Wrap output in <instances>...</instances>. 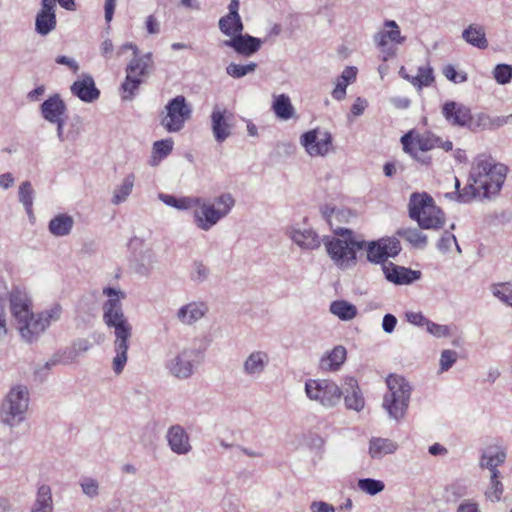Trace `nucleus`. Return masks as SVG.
I'll return each instance as SVG.
<instances>
[{"mask_svg": "<svg viewBox=\"0 0 512 512\" xmlns=\"http://www.w3.org/2000/svg\"><path fill=\"white\" fill-rule=\"evenodd\" d=\"M106 300L102 304V319L107 328L113 330L114 357L112 370L120 375L128 361L129 342L133 335V326L123 310L122 302L126 293L119 287H104L102 290Z\"/></svg>", "mask_w": 512, "mask_h": 512, "instance_id": "f257e3e1", "label": "nucleus"}, {"mask_svg": "<svg viewBox=\"0 0 512 512\" xmlns=\"http://www.w3.org/2000/svg\"><path fill=\"white\" fill-rule=\"evenodd\" d=\"M507 168L487 155H478L472 163L468 184L459 192L460 202H470L475 198H490L500 191Z\"/></svg>", "mask_w": 512, "mask_h": 512, "instance_id": "f03ea898", "label": "nucleus"}, {"mask_svg": "<svg viewBox=\"0 0 512 512\" xmlns=\"http://www.w3.org/2000/svg\"><path fill=\"white\" fill-rule=\"evenodd\" d=\"M322 210L323 216L341 237H333L324 242L326 252L333 264L341 269L346 270L353 267L357 260V251L364 248L365 241H360L352 236V231L343 228H334L333 220L337 219L341 212L330 206H324Z\"/></svg>", "mask_w": 512, "mask_h": 512, "instance_id": "7ed1b4c3", "label": "nucleus"}, {"mask_svg": "<svg viewBox=\"0 0 512 512\" xmlns=\"http://www.w3.org/2000/svg\"><path fill=\"white\" fill-rule=\"evenodd\" d=\"M234 205L235 199L230 193H222L213 200L196 196L193 222L199 230L208 232L229 215Z\"/></svg>", "mask_w": 512, "mask_h": 512, "instance_id": "20e7f679", "label": "nucleus"}, {"mask_svg": "<svg viewBox=\"0 0 512 512\" xmlns=\"http://www.w3.org/2000/svg\"><path fill=\"white\" fill-rule=\"evenodd\" d=\"M408 209L410 218L417 221L422 229H440L445 223L444 213L426 192L412 193Z\"/></svg>", "mask_w": 512, "mask_h": 512, "instance_id": "39448f33", "label": "nucleus"}, {"mask_svg": "<svg viewBox=\"0 0 512 512\" xmlns=\"http://www.w3.org/2000/svg\"><path fill=\"white\" fill-rule=\"evenodd\" d=\"M401 143L406 153L422 164L431 163V157L422 153L430 151L436 147L446 152L453 150V143L450 140H443L441 137L431 133H418L410 131L401 137Z\"/></svg>", "mask_w": 512, "mask_h": 512, "instance_id": "423d86ee", "label": "nucleus"}, {"mask_svg": "<svg viewBox=\"0 0 512 512\" xmlns=\"http://www.w3.org/2000/svg\"><path fill=\"white\" fill-rule=\"evenodd\" d=\"M29 391L25 385L13 386L7 393L0 409L2 422L16 427L24 421L29 407Z\"/></svg>", "mask_w": 512, "mask_h": 512, "instance_id": "0eeeda50", "label": "nucleus"}, {"mask_svg": "<svg viewBox=\"0 0 512 512\" xmlns=\"http://www.w3.org/2000/svg\"><path fill=\"white\" fill-rule=\"evenodd\" d=\"M307 398L325 409L335 408L341 401L343 391L329 379H309L305 382Z\"/></svg>", "mask_w": 512, "mask_h": 512, "instance_id": "6e6552de", "label": "nucleus"}, {"mask_svg": "<svg viewBox=\"0 0 512 512\" xmlns=\"http://www.w3.org/2000/svg\"><path fill=\"white\" fill-rule=\"evenodd\" d=\"M153 67L152 54L134 56L126 67V77L122 83L123 99L130 100L136 94L144 79L149 76Z\"/></svg>", "mask_w": 512, "mask_h": 512, "instance_id": "1a4fd4ad", "label": "nucleus"}, {"mask_svg": "<svg viewBox=\"0 0 512 512\" xmlns=\"http://www.w3.org/2000/svg\"><path fill=\"white\" fill-rule=\"evenodd\" d=\"M192 109L184 96L179 95L170 100L165 106L161 125L170 133L180 131L187 120L190 119Z\"/></svg>", "mask_w": 512, "mask_h": 512, "instance_id": "9d476101", "label": "nucleus"}, {"mask_svg": "<svg viewBox=\"0 0 512 512\" xmlns=\"http://www.w3.org/2000/svg\"><path fill=\"white\" fill-rule=\"evenodd\" d=\"M373 40L382 59L387 61L396 55V45L403 44L406 37L401 35L399 25L394 20H386L383 23V28L373 36Z\"/></svg>", "mask_w": 512, "mask_h": 512, "instance_id": "9b49d317", "label": "nucleus"}, {"mask_svg": "<svg viewBox=\"0 0 512 512\" xmlns=\"http://www.w3.org/2000/svg\"><path fill=\"white\" fill-rule=\"evenodd\" d=\"M300 144L312 158H324L334 151L331 133L320 128L303 133L300 136Z\"/></svg>", "mask_w": 512, "mask_h": 512, "instance_id": "f8f14e48", "label": "nucleus"}, {"mask_svg": "<svg viewBox=\"0 0 512 512\" xmlns=\"http://www.w3.org/2000/svg\"><path fill=\"white\" fill-rule=\"evenodd\" d=\"M193 356V349L183 348L168 357L165 362V369L171 376L179 380L188 379L194 373Z\"/></svg>", "mask_w": 512, "mask_h": 512, "instance_id": "ddd939ff", "label": "nucleus"}, {"mask_svg": "<svg viewBox=\"0 0 512 512\" xmlns=\"http://www.w3.org/2000/svg\"><path fill=\"white\" fill-rule=\"evenodd\" d=\"M285 234L302 250H317L322 244L319 234L309 226L293 224L286 228Z\"/></svg>", "mask_w": 512, "mask_h": 512, "instance_id": "4468645a", "label": "nucleus"}, {"mask_svg": "<svg viewBox=\"0 0 512 512\" xmlns=\"http://www.w3.org/2000/svg\"><path fill=\"white\" fill-rule=\"evenodd\" d=\"M367 259L373 263L385 262L389 257H395L401 250L396 238H381L377 241L365 242Z\"/></svg>", "mask_w": 512, "mask_h": 512, "instance_id": "2eb2a0df", "label": "nucleus"}, {"mask_svg": "<svg viewBox=\"0 0 512 512\" xmlns=\"http://www.w3.org/2000/svg\"><path fill=\"white\" fill-rule=\"evenodd\" d=\"M270 364L268 352L264 350H253L243 359L241 365L242 374L249 379H259L265 374Z\"/></svg>", "mask_w": 512, "mask_h": 512, "instance_id": "dca6fc26", "label": "nucleus"}, {"mask_svg": "<svg viewBox=\"0 0 512 512\" xmlns=\"http://www.w3.org/2000/svg\"><path fill=\"white\" fill-rule=\"evenodd\" d=\"M9 303L15 325L33 313L32 299L23 289L13 288L9 295Z\"/></svg>", "mask_w": 512, "mask_h": 512, "instance_id": "f3484780", "label": "nucleus"}, {"mask_svg": "<svg viewBox=\"0 0 512 512\" xmlns=\"http://www.w3.org/2000/svg\"><path fill=\"white\" fill-rule=\"evenodd\" d=\"M211 130L218 143L224 142L231 135L233 115L225 108L215 106L211 113Z\"/></svg>", "mask_w": 512, "mask_h": 512, "instance_id": "a211bd4d", "label": "nucleus"}, {"mask_svg": "<svg viewBox=\"0 0 512 512\" xmlns=\"http://www.w3.org/2000/svg\"><path fill=\"white\" fill-rule=\"evenodd\" d=\"M507 457V450L500 444L487 445L481 451L479 466L482 469H488L490 474L500 473L498 467L501 466Z\"/></svg>", "mask_w": 512, "mask_h": 512, "instance_id": "6ab92c4d", "label": "nucleus"}, {"mask_svg": "<svg viewBox=\"0 0 512 512\" xmlns=\"http://www.w3.org/2000/svg\"><path fill=\"white\" fill-rule=\"evenodd\" d=\"M165 438L170 450L177 455H187L192 451L190 436L181 425L169 427Z\"/></svg>", "mask_w": 512, "mask_h": 512, "instance_id": "aec40b11", "label": "nucleus"}, {"mask_svg": "<svg viewBox=\"0 0 512 512\" xmlns=\"http://www.w3.org/2000/svg\"><path fill=\"white\" fill-rule=\"evenodd\" d=\"M223 44L232 48L239 55L249 57L259 51L262 41L259 38L241 32L235 37L225 40Z\"/></svg>", "mask_w": 512, "mask_h": 512, "instance_id": "412c9836", "label": "nucleus"}, {"mask_svg": "<svg viewBox=\"0 0 512 512\" xmlns=\"http://www.w3.org/2000/svg\"><path fill=\"white\" fill-rule=\"evenodd\" d=\"M41 6L36 16L35 28L40 35H47L56 27V0H42Z\"/></svg>", "mask_w": 512, "mask_h": 512, "instance_id": "4be33fe9", "label": "nucleus"}, {"mask_svg": "<svg viewBox=\"0 0 512 512\" xmlns=\"http://www.w3.org/2000/svg\"><path fill=\"white\" fill-rule=\"evenodd\" d=\"M385 278L396 285H407L418 280L421 276L420 271L394 265L393 263L382 266Z\"/></svg>", "mask_w": 512, "mask_h": 512, "instance_id": "5701e85b", "label": "nucleus"}, {"mask_svg": "<svg viewBox=\"0 0 512 512\" xmlns=\"http://www.w3.org/2000/svg\"><path fill=\"white\" fill-rule=\"evenodd\" d=\"M208 312V305L203 301H191L182 305L176 312V319L183 325H193Z\"/></svg>", "mask_w": 512, "mask_h": 512, "instance_id": "b1692460", "label": "nucleus"}, {"mask_svg": "<svg viewBox=\"0 0 512 512\" xmlns=\"http://www.w3.org/2000/svg\"><path fill=\"white\" fill-rule=\"evenodd\" d=\"M343 396L345 406L349 410L360 412L365 407V399L354 377H346L344 380Z\"/></svg>", "mask_w": 512, "mask_h": 512, "instance_id": "393cba45", "label": "nucleus"}, {"mask_svg": "<svg viewBox=\"0 0 512 512\" xmlns=\"http://www.w3.org/2000/svg\"><path fill=\"white\" fill-rule=\"evenodd\" d=\"M398 448V443L390 438L373 436L368 441L367 453L372 460H382L395 454Z\"/></svg>", "mask_w": 512, "mask_h": 512, "instance_id": "a878e982", "label": "nucleus"}, {"mask_svg": "<svg viewBox=\"0 0 512 512\" xmlns=\"http://www.w3.org/2000/svg\"><path fill=\"white\" fill-rule=\"evenodd\" d=\"M22 339L27 343L36 342L45 332L38 314L32 313L16 324Z\"/></svg>", "mask_w": 512, "mask_h": 512, "instance_id": "bb28decb", "label": "nucleus"}, {"mask_svg": "<svg viewBox=\"0 0 512 512\" xmlns=\"http://www.w3.org/2000/svg\"><path fill=\"white\" fill-rule=\"evenodd\" d=\"M442 114L445 119L454 126H465L471 120L470 109L454 101L446 102L443 105Z\"/></svg>", "mask_w": 512, "mask_h": 512, "instance_id": "cd10ccee", "label": "nucleus"}, {"mask_svg": "<svg viewBox=\"0 0 512 512\" xmlns=\"http://www.w3.org/2000/svg\"><path fill=\"white\" fill-rule=\"evenodd\" d=\"M387 391L384 398L404 399L410 401L412 387L402 376L391 374L386 378Z\"/></svg>", "mask_w": 512, "mask_h": 512, "instance_id": "c85d7f7f", "label": "nucleus"}, {"mask_svg": "<svg viewBox=\"0 0 512 512\" xmlns=\"http://www.w3.org/2000/svg\"><path fill=\"white\" fill-rule=\"evenodd\" d=\"M346 358V348L342 345H337L323 353L319 360V368L323 372H336L344 364Z\"/></svg>", "mask_w": 512, "mask_h": 512, "instance_id": "c756f323", "label": "nucleus"}, {"mask_svg": "<svg viewBox=\"0 0 512 512\" xmlns=\"http://www.w3.org/2000/svg\"><path fill=\"white\" fill-rule=\"evenodd\" d=\"M71 92L84 102H93L99 98L100 92L96 88L93 78L90 75H82L71 86Z\"/></svg>", "mask_w": 512, "mask_h": 512, "instance_id": "7c9ffc66", "label": "nucleus"}, {"mask_svg": "<svg viewBox=\"0 0 512 512\" xmlns=\"http://www.w3.org/2000/svg\"><path fill=\"white\" fill-rule=\"evenodd\" d=\"M409 404L408 400L383 397L381 406L390 420L400 423L406 417Z\"/></svg>", "mask_w": 512, "mask_h": 512, "instance_id": "2f4dec72", "label": "nucleus"}, {"mask_svg": "<svg viewBox=\"0 0 512 512\" xmlns=\"http://www.w3.org/2000/svg\"><path fill=\"white\" fill-rule=\"evenodd\" d=\"M462 39L469 45L478 49H486L488 47V40L486 37L485 29L482 25L477 23L469 24L461 34Z\"/></svg>", "mask_w": 512, "mask_h": 512, "instance_id": "473e14b6", "label": "nucleus"}, {"mask_svg": "<svg viewBox=\"0 0 512 512\" xmlns=\"http://www.w3.org/2000/svg\"><path fill=\"white\" fill-rule=\"evenodd\" d=\"M399 75L409 81L417 89H422L432 84L434 81L433 70L430 66H421L418 68L416 75H410L407 73L404 67L399 70Z\"/></svg>", "mask_w": 512, "mask_h": 512, "instance_id": "72a5a7b5", "label": "nucleus"}, {"mask_svg": "<svg viewBox=\"0 0 512 512\" xmlns=\"http://www.w3.org/2000/svg\"><path fill=\"white\" fill-rule=\"evenodd\" d=\"M136 176L134 173H128L114 187L111 197L113 205H120L127 201L135 186Z\"/></svg>", "mask_w": 512, "mask_h": 512, "instance_id": "f704fd0d", "label": "nucleus"}, {"mask_svg": "<svg viewBox=\"0 0 512 512\" xmlns=\"http://www.w3.org/2000/svg\"><path fill=\"white\" fill-rule=\"evenodd\" d=\"M66 106L58 95L49 97L41 105L43 117L49 122L58 121L65 113Z\"/></svg>", "mask_w": 512, "mask_h": 512, "instance_id": "c9c22d12", "label": "nucleus"}, {"mask_svg": "<svg viewBox=\"0 0 512 512\" xmlns=\"http://www.w3.org/2000/svg\"><path fill=\"white\" fill-rule=\"evenodd\" d=\"M356 76L357 69L355 67H346L335 81V87L331 93L332 97L338 101L343 100L346 96L347 86L356 80Z\"/></svg>", "mask_w": 512, "mask_h": 512, "instance_id": "e433bc0d", "label": "nucleus"}, {"mask_svg": "<svg viewBox=\"0 0 512 512\" xmlns=\"http://www.w3.org/2000/svg\"><path fill=\"white\" fill-rule=\"evenodd\" d=\"M74 226L72 216L61 213L53 217L48 225L49 232L56 237H63L70 234Z\"/></svg>", "mask_w": 512, "mask_h": 512, "instance_id": "4c0bfd02", "label": "nucleus"}, {"mask_svg": "<svg viewBox=\"0 0 512 512\" xmlns=\"http://www.w3.org/2000/svg\"><path fill=\"white\" fill-rule=\"evenodd\" d=\"M272 109L275 115L281 120H289L295 117V108L289 96L285 94L274 96Z\"/></svg>", "mask_w": 512, "mask_h": 512, "instance_id": "58836bf2", "label": "nucleus"}, {"mask_svg": "<svg viewBox=\"0 0 512 512\" xmlns=\"http://www.w3.org/2000/svg\"><path fill=\"white\" fill-rule=\"evenodd\" d=\"M329 311L342 321H350L358 314L357 307L345 300H336L330 304Z\"/></svg>", "mask_w": 512, "mask_h": 512, "instance_id": "ea45409f", "label": "nucleus"}, {"mask_svg": "<svg viewBox=\"0 0 512 512\" xmlns=\"http://www.w3.org/2000/svg\"><path fill=\"white\" fill-rule=\"evenodd\" d=\"M196 196H181L175 197L170 194L159 193L158 198L165 205L173 207L179 211H187L193 209L195 206Z\"/></svg>", "mask_w": 512, "mask_h": 512, "instance_id": "a19ab883", "label": "nucleus"}, {"mask_svg": "<svg viewBox=\"0 0 512 512\" xmlns=\"http://www.w3.org/2000/svg\"><path fill=\"white\" fill-rule=\"evenodd\" d=\"M220 31L232 38L240 34L244 30V25L240 16L225 15L218 22Z\"/></svg>", "mask_w": 512, "mask_h": 512, "instance_id": "79ce46f5", "label": "nucleus"}, {"mask_svg": "<svg viewBox=\"0 0 512 512\" xmlns=\"http://www.w3.org/2000/svg\"><path fill=\"white\" fill-rule=\"evenodd\" d=\"M53 502L51 489L47 485L39 487L36 500L30 512H52Z\"/></svg>", "mask_w": 512, "mask_h": 512, "instance_id": "37998d69", "label": "nucleus"}, {"mask_svg": "<svg viewBox=\"0 0 512 512\" xmlns=\"http://www.w3.org/2000/svg\"><path fill=\"white\" fill-rule=\"evenodd\" d=\"M173 144L174 142L172 139H164L154 142L150 165L157 166L162 159L167 157L172 152Z\"/></svg>", "mask_w": 512, "mask_h": 512, "instance_id": "c03bdc74", "label": "nucleus"}, {"mask_svg": "<svg viewBox=\"0 0 512 512\" xmlns=\"http://www.w3.org/2000/svg\"><path fill=\"white\" fill-rule=\"evenodd\" d=\"M79 487L82 494L89 500H95L101 495V485L98 479L91 476L81 477Z\"/></svg>", "mask_w": 512, "mask_h": 512, "instance_id": "a18cd8bd", "label": "nucleus"}, {"mask_svg": "<svg viewBox=\"0 0 512 512\" xmlns=\"http://www.w3.org/2000/svg\"><path fill=\"white\" fill-rule=\"evenodd\" d=\"M397 234L414 247L423 248L427 244V236L417 228H401Z\"/></svg>", "mask_w": 512, "mask_h": 512, "instance_id": "49530a36", "label": "nucleus"}, {"mask_svg": "<svg viewBox=\"0 0 512 512\" xmlns=\"http://www.w3.org/2000/svg\"><path fill=\"white\" fill-rule=\"evenodd\" d=\"M503 492L504 487L500 481V473L494 472L493 474H490L489 485L485 491L486 499L491 502H498L500 501Z\"/></svg>", "mask_w": 512, "mask_h": 512, "instance_id": "de8ad7c7", "label": "nucleus"}, {"mask_svg": "<svg viewBox=\"0 0 512 512\" xmlns=\"http://www.w3.org/2000/svg\"><path fill=\"white\" fill-rule=\"evenodd\" d=\"M157 262L156 254L152 250L146 249L138 258L137 272L141 275H148L156 267Z\"/></svg>", "mask_w": 512, "mask_h": 512, "instance_id": "09e8293b", "label": "nucleus"}, {"mask_svg": "<svg viewBox=\"0 0 512 512\" xmlns=\"http://www.w3.org/2000/svg\"><path fill=\"white\" fill-rule=\"evenodd\" d=\"M62 312V306L55 303L42 312L37 313L45 331L51 324L60 320Z\"/></svg>", "mask_w": 512, "mask_h": 512, "instance_id": "8fccbe9b", "label": "nucleus"}, {"mask_svg": "<svg viewBox=\"0 0 512 512\" xmlns=\"http://www.w3.org/2000/svg\"><path fill=\"white\" fill-rule=\"evenodd\" d=\"M18 197L27 214H31L33 207L34 189L29 181H24L20 184Z\"/></svg>", "mask_w": 512, "mask_h": 512, "instance_id": "3c124183", "label": "nucleus"}, {"mask_svg": "<svg viewBox=\"0 0 512 512\" xmlns=\"http://www.w3.org/2000/svg\"><path fill=\"white\" fill-rule=\"evenodd\" d=\"M256 69L257 64L255 62H250L245 65L232 62L227 65L226 73L235 79H239L250 73L255 72Z\"/></svg>", "mask_w": 512, "mask_h": 512, "instance_id": "603ef678", "label": "nucleus"}, {"mask_svg": "<svg viewBox=\"0 0 512 512\" xmlns=\"http://www.w3.org/2000/svg\"><path fill=\"white\" fill-rule=\"evenodd\" d=\"M490 290L494 297L512 307V285L510 283L493 284Z\"/></svg>", "mask_w": 512, "mask_h": 512, "instance_id": "864d4df0", "label": "nucleus"}, {"mask_svg": "<svg viewBox=\"0 0 512 512\" xmlns=\"http://www.w3.org/2000/svg\"><path fill=\"white\" fill-rule=\"evenodd\" d=\"M357 486L359 490L371 496L376 495L385 489L383 481L372 478L359 479Z\"/></svg>", "mask_w": 512, "mask_h": 512, "instance_id": "5fc2aeb1", "label": "nucleus"}, {"mask_svg": "<svg viewBox=\"0 0 512 512\" xmlns=\"http://www.w3.org/2000/svg\"><path fill=\"white\" fill-rule=\"evenodd\" d=\"M210 275L209 267L201 261H195L192 264L190 278L196 283H203Z\"/></svg>", "mask_w": 512, "mask_h": 512, "instance_id": "6e6d98bb", "label": "nucleus"}, {"mask_svg": "<svg viewBox=\"0 0 512 512\" xmlns=\"http://www.w3.org/2000/svg\"><path fill=\"white\" fill-rule=\"evenodd\" d=\"M453 246L456 248L458 254L462 253L461 248L457 243L455 235L448 231H445L437 243V248L439 249L440 252L446 253L450 251Z\"/></svg>", "mask_w": 512, "mask_h": 512, "instance_id": "4d7b16f0", "label": "nucleus"}, {"mask_svg": "<svg viewBox=\"0 0 512 512\" xmlns=\"http://www.w3.org/2000/svg\"><path fill=\"white\" fill-rule=\"evenodd\" d=\"M494 78L499 84H506L512 78V66L507 64H498L494 71Z\"/></svg>", "mask_w": 512, "mask_h": 512, "instance_id": "13d9d810", "label": "nucleus"}, {"mask_svg": "<svg viewBox=\"0 0 512 512\" xmlns=\"http://www.w3.org/2000/svg\"><path fill=\"white\" fill-rule=\"evenodd\" d=\"M457 358H458V354L456 351L450 350V349L443 350L441 353V356H440V361H439L440 371L444 372V371L449 370L454 365V363L457 361Z\"/></svg>", "mask_w": 512, "mask_h": 512, "instance_id": "bf43d9fd", "label": "nucleus"}, {"mask_svg": "<svg viewBox=\"0 0 512 512\" xmlns=\"http://www.w3.org/2000/svg\"><path fill=\"white\" fill-rule=\"evenodd\" d=\"M426 331L437 338H446L451 336V329L449 326L437 324L430 320L426 326Z\"/></svg>", "mask_w": 512, "mask_h": 512, "instance_id": "052dcab7", "label": "nucleus"}, {"mask_svg": "<svg viewBox=\"0 0 512 512\" xmlns=\"http://www.w3.org/2000/svg\"><path fill=\"white\" fill-rule=\"evenodd\" d=\"M443 75L450 80L451 82H454L456 84L463 83L467 80V74L463 71L458 72L456 71L455 67L451 64L446 65L443 68Z\"/></svg>", "mask_w": 512, "mask_h": 512, "instance_id": "680f3d73", "label": "nucleus"}, {"mask_svg": "<svg viewBox=\"0 0 512 512\" xmlns=\"http://www.w3.org/2000/svg\"><path fill=\"white\" fill-rule=\"evenodd\" d=\"M478 120L483 126H487L492 129L500 128L504 125H507V120H505V116H496L494 118H490L486 114H480L478 115Z\"/></svg>", "mask_w": 512, "mask_h": 512, "instance_id": "e2e57ef3", "label": "nucleus"}, {"mask_svg": "<svg viewBox=\"0 0 512 512\" xmlns=\"http://www.w3.org/2000/svg\"><path fill=\"white\" fill-rule=\"evenodd\" d=\"M406 320L415 326H427L429 319H427L421 312L409 311L405 314Z\"/></svg>", "mask_w": 512, "mask_h": 512, "instance_id": "0e129e2a", "label": "nucleus"}, {"mask_svg": "<svg viewBox=\"0 0 512 512\" xmlns=\"http://www.w3.org/2000/svg\"><path fill=\"white\" fill-rule=\"evenodd\" d=\"M367 106H368V101L366 99L357 97L351 107V113L354 116H360L364 113Z\"/></svg>", "mask_w": 512, "mask_h": 512, "instance_id": "69168bd1", "label": "nucleus"}, {"mask_svg": "<svg viewBox=\"0 0 512 512\" xmlns=\"http://www.w3.org/2000/svg\"><path fill=\"white\" fill-rule=\"evenodd\" d=\"M456 512H481L480 509H479V505L477 502L473 501V500H464L462 501Z\"/></svg>", "mask_w": 512, "mask_h": 512, "instance_id": "338daca9", "label": "nucleus"}, {"mask_svg": "<svg viewBox=\"0 0 512 512\" xmlns=\"http://www.w3.org/2000/svg\"><path fill=\"white\" fill-rule=\"evenodd\" d=\"M311 512H335L334 507L324 501H313L310 505Z\"/></svg>", "mask_w": 512, "mask_h": 512, "instance_id": "774afa93", "label": "nucleus"}]
</instances>
